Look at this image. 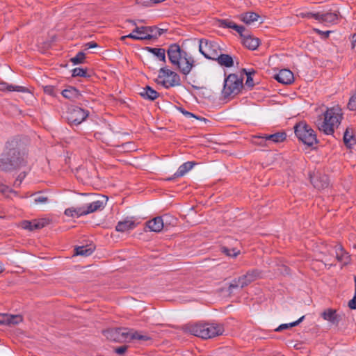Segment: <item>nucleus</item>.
<instances>
[{"label": "nucleus", "instance_id": "nucleus-1", "mask_svg": "<svg viewBox=\"0 0 356 356\" xmlns=\"http://www.w3.org/2000/svg\"><path fill=\"white\" fill-rule=\"evenodd\" d=\"M24 154L18 149V143L15 140L7 142L5 149L0 155V170L11 171L25 164Z\"/></svg>", "mask_w": 356, "mask_h": 356}, {"label": "nucleus", "instance_id": "nucleus-2", "mask_svg": "<svg viewBox=\"0 0 356 356\" xmlns=\"http://www.w3.org/2000/svg\"><path fill=\"white\" fill-rule=\"evenodd\" d=\"M341 120V110L337 106L331 107L317 117L315 124L320 131L326 135H332L340 125Z\"/></svg>", "mask_w": 356, "mask_h": 356}, {"label": "nucleus", "instance_id": "nucleus-3", "mask_svg": "<svg viewBox=\"0 0 356 356\" xmlns=\"http://www.w3.org/2000/svg\"><path fill=\"white\" fill-rule=\"evenodd\" d=\"M167 54L170 63L176 66L180 72L187 75L193 66V59L188 54L182 50L180 46L176 43L169 46L167 50Z\"/></svg>", "mask_w": 356, "mask_h": 356}, {"label": "nucleus", "instance_id": "nucleus-4", "mask_svg": "<svg viewBox=\"0 0 356 356\" xmlns=\"http://www.w3.org/2000/svg\"><path fill=\"white\" fill-rule=\"evenodd\" d=\"M189 332L194 336L206 339L222 334L223 328L213 323H198L192 325Z\"/></svg>", "mask_w": 356, "mask_h": 356}, {"label": "nucleus", "instance_id": "nucleus-5", "mask_svg": "<svg viewBox=\"0 0 356 356\" xmlns=\"http://www.w3.org/2000/svg\"><path fill=\"white\" fill-rule=\"evenodd\" d=\"M242 87V79L234 74H231L225 79L222 95L224 98L235 96L239 93Z\"/></svg>", "mask_w": 356, "mask_h": 356}, {"label": "nucleus", "instance_id": "nucleus-6", "mask_svg": "<svg viewBox=\"0 0 356 356\" xmlns=\"http://www.w3.org/2000/svg\"><path fill=\"white\" fill-rule=\"evenodd\" d=\"M294 129L296 136L304 144L312 146L317 143L318 140L314 131L305 122L298 123Z\"/></svg>", "mask_w": 356, "mask_h": 356}, {"label": "nucleus", "instance_id": "nucleus-7", "mask_svg": "<svg viewBox=\"0 0 356 356\" xmlns=\"http://www.w3.org/2000/svg\"><path fill=\"white\" fill-rule=\"evenodd\" d=\"M180 81L179 76L166 67H161L159 70L158 76L156 79L159 85L165 88L179 86Z\"/></svg>", "mask_w": 356, "mask_h": 356}, {"label": "nucleus", "instance_id": "nucleus-8", "mask_svg": "<svg viewBox=\"0 0 356 356\" xmlns=\"http://www.w3.org/2000/svg\"><path fill=\"white\" fill-rule=\"evenodd\" d=\"M199 51L207 58L215 60L222 51L219 44L215 41L201 39L199 42Z\"/></svg>", "mask_w": 356, "mask_h": 356}, {"label": "nucleus", "instance_id": "nucleus-9", "mask_svg": "<svg viewBox=\"0 0 356 356\" xmlns=\"http://www.w3.org/2000/svg\"><path fill=\"white\" fill-rule=\"evenodd\" d=\"M259 277V273L257 270L248 271L245 275L233 280L229 284V290L232 292L236 288H243L256 280Z\"/></svg>", "mask_w": 356, "mask_h": 356}, {"label": "nucleus", "instance_id": "nucleus-10", "mask_svg": "<svg viewBox=\"0 0 356 356\" xmlns=\"http://www.w3.org/2000/svg\"><path fill=\"white\" fill-rule=\"evenodd\" d=\"M88 116V112L79 107H72L70 109L67 120L70 123L79 124Z\"/></svg>", "mask_w": 356, "mask_h": 356}, {"label": "nucleus", "instance_id": "nucleus-11", "mask_svg": "<svg viewBox=\"0 0 356 356\" xmlns=\"http://www.w3.org/2000/svg\"><path fill=\"white\" fill-rule=\"evenodd\" d=\"M314 15L316 20L327 25L335 24L339 21V13L336 11H327L325 13L318 12Z\"/></svg>", "mask_w": 356, "mask_h": 356}, {"label": "nucleus", "instance_id": "nucleus-12", "mask_svg": "<svg viewBox=\"0 0 356 356\" xmlns=\"http://www.w3.org/2000/svg\"><path fill=\"white\" fill-rule=\"evenodd\" d=\"M256 138L261 139L258 142L261 145L269 146L271 144L279 143L284 141L286 138V134L284 132H277L273 134H265L263 136H258Z\"/></svg>", "mask_w": 356, "mask_h": 356}, {"label": "nucleus", "instance_id": "nucleus-13", "mask_svg": "<svg viewBox=\"0 0 356 356\" xmlns=\"http://www.w3.org/2000/svg\"><path fill=\"white\" fill-rule=\"evenodd\" d=\"M49 224V220L47 218L35 219L31 221L24 220L21 222V227L24 229L33 231L40 229Z\"/></svg>", "mask_w": 356, "mask_h": 356}, {"label": "nucleus", "instance_id": "nucleus-14", "mask_svg": "<svg viewBox=\"0 0 356 356\" xmlns=\"http://www.w3.org/2000/svg\"><path fill=\"white\" fill-rule=\"evenodd\" d=\"M130 23L136 26L133 31L129 35H124L121 38L122 40L125 38H131L136 40H145V26H137L136 23L134 21L129 20Z\"/></svg>", "mask_w": 356, "mask_h": 356}, {"label": "nucleus", "instance_id": "nucleus-15", "mask_svg": "<svg viewBox=\"0 0 356 356\" xmlns=\"http://www.w3.org/2000/svg\"><path fill=\"white\" fill-rule=\"evenodd\" d=\"M137 226V223L134 217L127 218L119 221L115 226V230L119 232H126L134 229Z\"/></svg>", "mask_w": 356, "mask_h": 356}, {"label": "nucleus", "instance_id": "nucleus-16", "mask_svg": "<svg viewBox=\"0 0 356 356\" xmlns=\"http://www.w3.org/2000/svg\"><path fill=\"white\" fill-rule=\"evenodd\" d=\"M22 316L19 314H0V325H15L22 322Z\"/></svg>", "mask_w": 356, "mask_h": 356}, {"label": "nucleus", "instance_id": "nucleus-17", "mask_svg": "<svg viewBox=\"0 0 356 356\" xmlns=\"http://www.w3.org/2000/svg\"><path fill=\"white\" fill-rule=\"evenodd\" d=\"M168 218V216H164L163 217H155L147 222V227L151 232H159L164 227V220Z\"/></svg>", "mask_w": 356, "mask_h": 356}, {"label": "nucleus", "instance_id": "nucleus-18", "mask_svg": "<svg viewBox=\"0 0 356 356\" xmlns=\"http://www.w3.org/2000/svg\"><path fill=\"white\" fill-rule=\"evenodd\" d=\"M275 79L280 83L288 85L294 80L293 72L288 69H282L275 75Z\"/></svg>", "mask_w": 356, "mask_h": 356}, {"label": "nucleus", "instance_id": "nucleus-19", "mask_svg": "<svg viewBox=\"0 0 356 356\" xmlns=\"http://www.w3.org/2000/svg\"><path fill=\"white\" fill-rule=\"evenodd\" d=\"M336 259L343 265H346L350 262V256L341 245H337L334 247Z\"/></svg>", "mask_w": 356, "mask_h": 356}, {"label": "nucleus", "instance_id": "nucleus-20", "mask_svg": "<svg viewBox=\"0 0 356 356\" xmlns=\"http://www.w3.org/2000/svg\"><path fill=\"white\" fill-rule=\"evenodd\" d=\"M83 206L86 215L93 213L104 208L105 202L103 200H95L90 203L86 204Z\"/></svg>", "mask_w": 356, "mask_h": 356}, {"label": "nucleus", "instance_id": "nucleus-21", "mask_svg": "<svg viewBox=\"0 0 356 356\" xmlns=\"http://www.w3.org/2000/svg\"><path fill=\"white\" fill-rule=\"evenodd\" d=\"M214 60H216L218 63L222 67H232L234 65L232 57L229 54H222V51L218 54Z\"/></svg>", "mask_w": 356, "mask_h": 356}, {"label": "nucleus", "instance_id": "nucleus-22", "mask_svg": "<svg viewBox=\"0 0 356 356\" xmlns=\"http://www.w3.org/2000/svg\"><path fill=\"white\" fill-rule=\"evenodd\" d=\"M0 90L1 91H17L23 93L29 92V90L22 86H15L5 82H0Z\"/></svg>", "mask_w": 356, "mask_h": 356}, {"label": "nucleus", "instance_id": "nucleus-23", "mask_svg": "<svg viewBox=\"0 0 356 356\" xmlns=\"http://www.w3.org/2000/svg\"><path fill=\"white\" fill-rule=\"evenodd\" d=\"M140 95L145 99L153 101L159 96V94L150 86H147L140 92Z\"/></svg>", "mask_w": 356, "mask_h": 356}, {"label": "nucleus", "instance_id": "nucleus-24", "mask_svg": "<svg viewBox=\"0 0 356 356\" xmlns=\"http://www.w3.org/2000/svg\"><path fill=\"white\" fill-rule=\"evenodd\" d=\"M242 42L245 47L251 50L256 49L259 44V39L253 38L248 33H247L246 35H244V38L242 39Z\"/></svg>", "mask_w": 356, "mask_h": 356}, {"label": "nucleus", "instance_id": "nucleus-25", "mask_svg": "<svg viewBox=\"0 0 356 356\" xmlns=\"http://www.w3.org/2000/svg\"><path fill=\"white\" fill-rule=\"evenodd\" d=\"M165 30L156 26H145V40L156 38L164 33Z\"/></svg>", "mask_w": 356, "mask_h": 356}, {"label": "nucleus", "instance_id": "nucleus-26", "mask_svg": "<svg viewBox=\"0 0 356 356\" xmlns=\"http://www.w3.org/2000/svg\"><path fill=\"white\" fill-rule=\"evenodd\" d=\"M62 95L64 97L73 101L79 99L81 96L79 91L73 87H70L67 89L63 90L62 91Z\"/></svg>", "mask_w": 356, "mask_h": 356}, {"label": "nucleus", "instance_id": "nucleus-27", "mask_svg": "<svg viewBox=\"0 0 356 356\" xmlns=\"http://www.w3.org/2000/svg\"><path fill=\"white\" fill-rule=\"evenodd\" d=\"M65 215L73 218H79L82 216H85V210L83 206L79 207H71L66 209L64 212Z\"/></svg>", "mask_w": 356, "mask_h": 356}, {"label": "nucleus", "instance_id": "nucleus-28", "mask_svg": "<svg viewBox=\"0 0 356 356\" xmlns=\"http://www.w3.org/2000/svg\"><path fill=\"white\" fill-rule=\"evenodd\" d=\"M195 163L193 162H186L181 165L176 172L174 174L175 177H180L185 175L189 170H191L194 166Z\"/></svg>", "mask_w": 356, "mask_h": 356}, {"label": "nucleus", "instance_id": "nucleus-29", "mask_svg": "<svg viewBox=\"0 0 356 356\" xmlns=\"http://www.w3.org/2000/svg\"><path fill=\"white\" fill-rule=\"evenodd\" d=\"M311 182L318 189H323L328 186V181L326 176L321 177H312Z\"/></svg>", "mask_w": 356, "mask_h": 356}, {"label": "nucleus", "instance_id": "nucleus-30", "mask_svg": "<svg viewBox=\"0 0 356 356\" xmlns=\"http://www.w3.org/2000/svg\"><path fill=\"white\" fill-rule=\"evenodd\" d=\"M106 337L111 341L121 342L124 339L120 336V328L112 329L105 332Z\"/></svg>", "mask_w": 356, "mask_h": 356}, {"label": "nucleus", "instance_id": "nucleus-31", "mask_svg": "<svg viewBox=\"0 0 356 356\" xmlns=\"http://www.w3.org/2000/svg\"><path fill=\"white\" fill-rule=\"evenodd\" d=\"M259 15L256 13L248 12L241 15V19L246 24H250L258 20Z\"/></svg>", "mask_w": 356, "mask_h": 356}, {"label": "nucleus", "instance_id": "nucleus-32", "mask_svg": "<svg viewBox=\"0 0 356 356\" xmlns=\"http://www.w3.org/2000/svg\"><path fill=\"white\" fill-rule=\"evenodd\" d=\"M120 332L121 337L124 339H122L121 342H131L133 341L132 335L134 334V330L121 327Z\"/></svg>", "mask_w": 356, "mask_h": 356}, {"label": "nucleus", "instance_id": "nucleus-33", "mask_svg": "<svg viewBox=\"0 0 356 356\" xmlns=\"http://www.w3.org/2000/svg\"><path fill=\"white\" fill-rule=\"evenodd\" d=\"M321 316L324 320L331 323L332 324H335L337 323V318L335 310L328 309L324 311Z\"/></svg>", "mask_w": 356, "mask_h": 356}, {"label": "nucleus", "instance_id": "nucleus-34", "mask_svg": "<svg viewBox=\"0 0 356 356\" xmlns=\"http://www.w3.org/2000/svg\"><path fill=\"white\" fill-rule=\"evenodd\" d=\"M94 251V248L91 246H79L75 248V254L83 257L90 256Z\"/></svg>", "mask_w": 356, "mask_h": 356}, {"label": "nucleus", "instance_id": "nucleus-35", "mask_svg": "<svg viewBox=\"0 0 356 356\" xmlns=\"http://www.w3.org/2000/svg\"><path fill=\"white\" fill-rule=\"evenodd\" d=\"M147 50L160 60L165 62V51L164 49L147 47Z\"/></svg>", "mask_w": 356, "mask_h": 356}, {"label": "nucleus", "instance_id": "nucleus-36", "mask_svg": "<svg viewBox=\"0 0 356 356\" xmlns=\"http://www.w3.org/2000/svg\"><path fill=\"white\" fill-rule=\"evenodd\" d=\"M356 138L353 136L352 133H350L348 129H346L343 134V142L346 146L351 148L355 145Z\"/></svg>", "mask_w": 356, "mask_h": 356}, {"label": "nucleus", "instance_id": "nucleus-37", "mask_svg": "<svg viewBox=\"0 0 356 356\" xmlns=\"http://www.w3.org/2000/svg\"><path fill=\"white\" fill-rule=\"evenodd\" d=\"M304 318H305V316H302L298 320H297V321H296L294 322H292V323H290L282 324L277 328L275 329V331L280 332V331H282V330H283L284 329H287V328H289V327H291L296 326V325H298L300 323H301L303 321Z\"/></svg>", "mask_w": 356, "mask_h": 356}, {"label": "nucleus", "instance_id": "nucleus-38", "mask_svg": "<svg viewBox=\"0 0 356 356\" xmlns=\"http://www.w3.org/2000/svg\"><path fill=\"white\" fill-rule=\"evenodd\" d=\"M133 341H138L140 342L147 341L151 339V337L147 334H143L141 332H138L135 330L134 334L132 335Z\"/></svg>", "mask_w": 356, "mask_h": 356}, {"label": "nucleus", "instance_id": "nucleus-39", "mask_svg": "<svg viewBox=\"0 0 356 356\" xmlns=\"http://www.w3.org/2000/svg\"><path fill=\"white\" fill-rule=\"evenodd\" d=\"M178 109L186 118H187L188 119L195 118L196 120H201V121H204V122L207 121V120L206 118H202V117H198V116L195 115V114L184 110L183 108H179Z\"/></svg>", "mask_w": 356, "mask_h": 356}, {"label": "nucleus", "instance_id": "nucleus-40", "mask_svg": "<svg viewBox=\"0 0 356 356\" xmlns=\"http://www.w3.org/2000/svg\"><path fill=\"white\" fill-rule=\"evenodd\" d=\"M49 201L48 197L42 194H36L34 195L33 202L35 204H44Z\"/></svg>", "mask_w": 356, "mask_h": 356}, {"label": "nucleus", "instance_id": "nucleus-41", "mask_svg": "<svg viewBox=\"0 0 356 356\" xmlns=\"http://www.w3.org/2000/svg\"><path fill=\"white\" fill-rule=\"evenodd\" d=\"M85 58V54L82 51H79L76 54V55L74 57L72 58L70 60L74 65H77L82 63Z\"/></svg>", "mask_w": 356, "mask_h": 356}, {"label": "nucleus", "instance_id": "nucleus-42", "mask_svg": "<svg viewBox=\"0 0 356 356\" xmlns=\"http://www.w3.org/2000/svg\"><path fill=\"white\" fill-rule=\"evenodd\" d=\"M87 75L86 70L81 67H76L72 70L73 76L86 77Z\"/></svg>", "mask_w": 356, "mask_h": 356}, {"label": "nucleus", "instance_id": "nucleus-43", "mask_svg": "<svg viewBox=\"0 0 356 356\" xmlns=\"http://www.w3.org/2000/svg\"><path fill=\"white\" fill-rule=\"evenodd\" d=\"M348 108L350 111L356 110V92H354L350 97L348 104Z\"/></svg>", "mask_w": 356, "mask_h": 356}, {"label": "nucleus", "instance_id": "nucleus-44", "mask_svg": "<svg viewBox=\"0 0 356 356\" xmlns=\"http://www.w3.org/2000/svg\"><path fill=\"white\" fill-rule=\"evenodd\" d=\"M221 25L223 26V27H225V28H229V29H235L236 26L237 24H236L234 22L232 21H230V20H228V19H223L221 21Z\"/></svg>", "mask_w": 356, "mask_h": 356}, {"label": "nucleus", "instance_id": "nucleus-45", "mask_svg": "<svg viewBox=\"0 0 356 356\" xmlns=\"http://www.w3.org/2000/svg\"><path fill=\"white\" fill-rule=\"evenodd\" d=\"M0 193L4 195H7L10 193H16L14 191L10 189L8 186L0 182Z\"/></svg>", "mask_w": 356, "mask_h": 356}, {"label": "nucleus", "instance_id": "nucleus-46", "mask_svg": "<svg viewBox=\"0 0 356 356\" xmlns=\"http://www.w3.org/2000/svg\"><path fill=\"white\" fill-rule=\"evenodd\" d=\"M224 252L230 257H236L240 252L238 250H236L235 249L229 250L227 248H224Z\"/></svg>", "mask_w": 356, "mask_h": 356}, {"label": "nucleus", "instance_id": "nucleus-47", "mask_svg": "<svg viewBox=\"0 0 356 356\" xmlns=\"http://www.w3.org/2000/svg\"><path fill=\"white\" fill-rule=\"evenodd\" d=\"M234 29L240 34L242 38H243L244 35H246L248 33L245 31V28L243 26L236 25Z\"/></svg>", "mask_w": 356, "mask_h": 356}, {"label": "nucleus", "instance_id": "nucleus-48", "mask_svg": "<svg viewBox=\"0 0 356 356\" xmlns=\"http://www.w3.org/2000/svg\"><path fill=\"white\" fill-rule=\"evenodd\" d=\"M316 13H309V12H301L298 14V16L302 18H314V15Z\"/></svg>", "mask_w": 356, "mask_h": 356}, {"label": "nucleus", "instance_id": "nucleus-49", "mask_svg": "<svg viewBox=\"0 0 356 356\" xmlns=\"http://www.w3.org/2000/svg\"><path fill=\"white\" fill-rule=\"evenodd\" d=\"M24 177H25V174H24V173H23V174H22V173H21V174L18 176V177L16 179V180H15V183H14V185H15V186H19L21 184V183H22V180H23V179H24Z\"/></svg>", "mask_w": 356, "mask_h": 356}, {"label": "nucleus", "instance_id": "nucleus-50", "mask_svg": "<svg viewBox=\"0 0 356 356\" xmlns=\"http://www.w3.org/2000/svg\"><path fill=\"white\" fill-rule=\"evenodd\" d=\"M348 307L350 309H356V293L353 299H351L348 302Z\"/></svg>", "mask_w": 356, "mask_h": 356}, {"label": "nucleus", "instance_id": "nucleus-51", "mask_svg": "<svg viewBox=\"0 0 356 356\" xmlns=\"http://www.w3.org/2000/svg\"><path fill=\"white\" fill-rule=\"evenodd\" d=\"M127 349V347L126 346H120V347H118V348H116L115 349V353L119 354V355H122L124 353H125Z\"/></svg>", "mask_w": 356, "mask_h": 356}, {"label": "nucleus", "instance_id": "nucleus-52", "mask_svg": "<svg viewBox=\"0 0 356 356\" xmlns=\"http://www.w3.org/2000/svg\"><path fill=\"white\" fill-rule=\"evenodd\" d=\"M316 31L317 33H318L319 34H321L324 38H327L330 35V33H331L330 31H320L318 29H316Z\"/></svg>", "mask_w": 356, "mask_h": 356}, {"label": "nucleus", "instance_id": "nucleus-53", "mask_svg": "<svg viewBox=\"0 0 356 356\" xmlns=\"http://www.w3.org/2000/svg\"><path fill=\"white\" fill-rule=\"evenodd\" d=\"M98 44L95 42H90L86 44L87 49H92L97 47Z\"/></svg>", "mask_w": 356, "mask_h": 356}, {"label": "nucleus", "instance_id": "nucleus-54", "mask_svg": "<svg viewBox=\"0 0 356 356\" xmlns=\"http://www.w3.org/2000/svg\"><path fill=\"white\" fill-rule=\"evenodd\" d=\"M245 84L249 87L253 86V79H252V76H248V77H247Z\"/></svg>", "mask_w": 356, "mask_h": 356}, {"label": "nucleus", "instance_id": "nucleus-55", "mask_svg": "<svg viewBox=\"0 0 356 356\" xmlns=\"http://www.w3.org/2000/svg\"><path fill=\"white\" fill-rule=\"evenodd\" d=\"M243 70L245 72L247 77H248V75H249V76H252V75H253L255 73V71L252 69H251V70L250 69H249V70L244 69Z\"/></svg>", "mask_w": 356, "mask_h": 356}, {"label": "nucleus", "instance_id": "nucleus-56", "mask_svg": "<svg viewBox=\"0 0 356 356\" xmlns=\"http://www.w3.org/2000/svg\"><path fill=\"white\" fill-rule=\"evenodd\" d=\"M51 90H52L51 88H47H47H46V89H45V91H46L47 92H49V93H50Z\"/></svg>", "mask_w": 356, "mask_h": 356}, {"label": "nucleus", "instance_id": "nucleus-57", "mask_svg": "<svg viewBox=\"0 0 356 356\" xmlns=\"http://www.w3.org/2000/svg\"><path fill=\"white\" fill-rule=\"evenodd\" d=\"M355 293H356V276L355 277Z\"/></svg>", "mask_w": 356, "mask_h": 356}, {"label": "nucleus", "instance_id": "nucleus-58", "mask_svg": "<svg viewBox=\"0 0 356 356\" xmlns=\"http://www.w3.org/2000/svg\"><path fill=\"white\" fill-rule=\"evenodd\" d=\"M2 271V266L0 264V273Z\"/></svg>", "mask_w": 356, "mask_h": 356}, {"label": "nucleus", "instance_id": "nucleus-59", "mask_svg": "<svg viewBox=\"0 0 356 356\" xmlns=\"http://www.w3.org/2000/svg\"><path fill=\"white\" fill-rule=\"evenodd\" d=\"M354 47H355V44H354V43H353V44H352V48L353 49Z\"/></svg>", "mask_w": 356, "mask_h": 356}, {"label": "nucleus", "instance_id": "nucleus-60", "mask_svg": "<svg viewBox=\"0 0 356 356\" xmlns=\"http://www.w3.org/2000/svg\"><path fill=\"white\" fill-rule=\"evenodd\" d=\"M355 248H356V245H355Z\"/></svg>", "mask_w": 356, "mask_h": 356}, {"label": "nucleus", "instance_id": "nucleus-61", "mask_svg": "<svg viewBox=\"0 0 356 356\" xmlns=\"http://www.w3.org/2000/svg\"><path fill=\"white\" fill-rule=\"evenodd\" d=\"M355 92H356V91Z\"/></svg>", "mask_w": 356, "mask_h": 356}]
</instances>
